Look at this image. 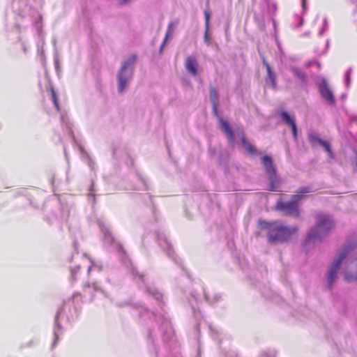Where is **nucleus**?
I'll return each instance as SVG.
<instances>
[{
    "label": "nucleus",
    "instance_id": "nucleus-1",
    "mask_svg": "<svg viewBox=\"0 0 357 357\" xmlns=\"http://www.w3.org/2000/svg\"><path fill=\"white\" fill-rule=\"evenodd\" d=\"M340 271L344 273L347 280L357 278V257L350 254L347 250H341L328 267L326 281L329 286L336 281Z\"/></svg>",
    "mask_w": 357,
    "mask_h": 357
},
{
    "label": "nucleus",
    "instance_id": "nucleus-2",
    "mask_svg": "<svg viewBox=\"0 0 357 357\" xmlns=\"http://www.w3.org/2000/svg\"><path fill=\"white\" fill-rule=\"evenodd\" d=\"M259 227L267 232L268 241L273 243H283L289 240L298 230L296 226H287L280 221H260Z\"/></svg>",
    "mask_w": 357,
    "mask_h": 357
},
{
    "label": "nucleus",
    "instance_id": "nucleus-3",
    "mask_svg": "<svg viewBox=\"0 0 357 357\" xmlns=\"http://www.w3.org/2000/svg\"><path fill=\"white\" fill-rule=\"evenodd\" d=\"M334 220L331 215H318L315 227L308 232L305 238V245L310 248L312 245L321 241L334 227Z\"/></svg>",
    "mask_w": 357,
    "mask_h": 357
},
{
    "label": "nucleus",
    "instance_id": "nucleus-4",
    "mask_svg": "<svg viewBox=\"0 0 357 357\" xmlns=\"http://www.w3.org/2000/svg\"><path fill=\"white\" fill-rule=\"evenodd\" d=\"M135 55H129L123 61L119 70L116 74L117 89L119 93H123L128 88L136 63Z\"/></svg>",
    "mask_w": 357,
    "mask_h": 357
},
{
    "label": "nucleus",
    "instance_id": "nucleus-5",
    "mask_svg": "<svg viewBox=\"0 0 357 357\" xmlns=\"http://www.w3.org/2000/svg\"><path fill=\"white\" fill-rule=\"evenodd\" d=\"M220 125L222 130L230 139H234L236 137V133L231 129L226 121L223 119L220 120ZM236 135H238V137L241 139L242 144L245 149L250 152H252L253 148L252 145L244 138L243 134L241 132H238L236 133Z\"/></svg>",
    "mask_w": 357,
    "mask_h": 357
},
{
    "label": "nucleus",
    "instance_id": "nucleus-6",
    "mask_svg": "<svg viewBox=\"0 0 357 357\" xmlns=\"http://www.w3.org/2000/svg\"><path fill=\"white\" fill-rule=\"evenodd\" d=\"M303 198L302 195H294V197L287 202H281L278 204V208L291 215L298 214L297 202Z\"/></svg>",
    "mask_w": 357,
    "mask_h": 357
},
{
    "label": "nucleus",
    "instance_id": "nucleus-7",
    "mask_svg": "<svg viewBox=\"0 0 357 357\" xmlns=\"http://www.w3.org/2000/svg\"><path fill=\"white\" fill-rule=\"evenodd\" d=\"M309 140L313 146H319L322 147L326 152H328L329 155H331V152L329 144L326 141H324L322 139H321L318 134H309Z\"/></svg>",
    "mask_w": 357,
    "mask_h": 357
},
{
    "label": "nucleus",
    "instance_id": "nucleus-8",
    "mask_svg": "<svg viewBox=\"0 0 357 357\" xmlns=\"http://www.w3.org/2000/svg\"><path fill=\"white\" fill-rule=\"evenodd\" d=\"M185 67L189 73L194 77L199 75L200 68L199 66L197 60L195 57H188L185 61Z\"/></svg>",
    "mask_w": 357,
    "mask_h": 357
},
{
    "label": "nucleus",
    "instance_id": "nucleus-9",
    "mask_svg": "<svg viewBox=\"0 0 357 357\" xmlns=\"http://www.w3.org/2000/svg\"><path fill=\"white\" fill-rule=\"evenodd\" d=\"M319 91L321 96L328 103H333L334 102V97L333 93L324 79H323L321 82L319 84Z\"/></svg>",
    "mask_w": 357,
    "mask_h": 357
},
{
    "label": "nucleus",
    "instance_id": "nucleus-10",
    "mask_svg": "<svg viewBox=\"0 0 357 357\" xmlns=\"http://www.w3.org/2000/svg\"><path fill=\"white\" fill-rule=\"evenodd\" d=\"M165 25L166 26H161L160 27V32L165 37L163 43L160 48V51H162V49L164 47L165 44L167 42L169 38H171L173 32L175 30V26H174V24H166Z\"/></svg>",
    "mask_w": 357,
    "mask_h": 357
},
{
    "label": "nucleus",
    "instance_id": "nucleus-11",
    "mask_svg": "<svg viewBox=\"0 0 357 357\" xmlns=\"http://www.w3.org/2000/svg\"><path fill=\"white\" fill-rule=\"evenodd\" d=\"M282 116V120L290 126L294 136L296 137V125L294 123V118L292 116H291L290 115H289L287 113H283Z\"/></svg>",
    "mask_w": 357,
    "mask_h": 357
},
{
    "label": "nucleus",
    "instance_id": "nucleus-12",
    "mask_svg": "<svg viewBox=\"0 0 357 357\" xmlns=\"http://www.w3.org/2000/svg\"><path fill=\"white\" fill-rule=\"evenodd\" d=\"M264 64L266 66V71H267V74H268V77L266 79V84L268 85L271 86V87L274 88L275 87V76H274L273 73H272L269 65L265 61H264Z\"/></svg>",
    "mask_w": 357,
    "mask_h": 357
},
{
    "label": "nucleus",
    "instance_id": "nucleus-13",
    "mask_svg": "<svg viewBox=\"0 0 357 357\" xmlns=\"http://www.w3.org/2000/svg\"><path fill=\"white\" fill-rule=\"evenodd\" d=\"M262 160H263V163L266 169V172L270 174H273L274 173V167L273 166L271 159L268 156H264Z\"/></svg>",
    "mask_w": 357,
    "mask_h": 357
},
{
    "label": "nucleus",
    "instance_id": "nucleus-14",
    "mask_svg": "<svg viewBox=\"0 0 357 357\" xmlns=\"http://www.w3.org/2000/svg\"><path fill=\"white\" fill-rule=\"evenodd\" d=\"M204 38H205V41L206 43H208V38H209V24H206Z\"/></svg>",
    "mask_w": 357,
    "mask_h": 357
},
{
    "label": "nucleus",
    "instance_id": "nucleus-15",
    "mask_svg": "<svg viewBox=\"0 0 357 357\" xmlns=\"http://www.w3.org/2000/svg\"><path fill=\"white\" fill-rule=\"evenodd\" d=\"M52 99H53L54 104L55 107L58 109L57 100H56V96H55V93H54V92L53 91H52Z\"/></svg>",
    "mask_w": 357,
    "mask_h": 357
},
{
    "label": "nucleus",
    "instance_id": "nucleus-16",
    "mask_svg": "<svg viewBox=\"0 0 357 357\" xmlns=\"http://www.w3.org/2000/svg\"><path fill=\"white\" fill-rule=\"evenodd\" d=\"M217 98V93L215 90L211 91V98L213 100V101L215 100V99Z\"/></svg>",
    "mask_w": 357,
    "mask_h": 357
},
{
    "label": "nucleus",
    "instance_id": "nucleus-17",
    "mask_svg": "<svg viewBox=\"0 0 357 357\" xmlns=\"http://www.w3.org/2000/svg\"><path fill=\"white\" fill-rule=\"evenodd\" d=\"M132 0H119V3L121 4H126L131 1Z\"/></svg>",
    "mask_w": 357,
    "mask_h": 357
},
{
    "label": "nucleus",
    "instance_id": "nucleus-18",
    "mask_svg": "<svg viewBox=\"0 0 357 357\" xmlns=\"http://www.w3.org/2000/svg\"><path fill=\"white\" fill-rule=\"evenodd\" d=\"M306 0H302V6L303 9H305Z\"/></svg>",
    "mask_w": 357,
    "mask_h": 357
},
{
    "label": "nucleus",
    "instance_id": "nucleus-19",
    "mask_svg": "<svg viewBox=\"0 0 357 357\" xmlns=\"http://www.w3.org/2000/svg\"><path fill=\"white\" fill-rule=\"evenodd\" d=\"M301 192V193H307V192H309V190H307V188H304L303 190H302V191Z\"/></svg>",
    "mask_w": 357,
    "mask_h": 357
},
{
    "label": "nucleus",
    "instance_id": "nucleus-20",
    "mask_svg": "<svg viewBox=\"0 0 357 357\" xmlns=\"http://www.w3.org/2000/svg\"><path fill=\"white\" fill-rule=\"evenodd\" d=\"M295 73L298 75V76H301V74L298 72V71H295Z\"/></svg>",
    "mask_w": 357,
    "mask_h": 357
},
{
    "label": "nucleus",
    "instance_id": "nucleus-21",
    "mask_svg": "<svg viewBox=\"0 0 357 357\" xmlns=\"http://www.w3.org/2000/svg\"><path fill=\"white\" fill-rule=\"evenodd\" d=\"M105 236L106 238H110V234H105Z\"/></svg>",
    "mask_w": 357,
    "mask_h": 357
},
{
    "label": "nucleus",
    "instance_id": "nucleus-22",
    "mask_svg": "<svg viewBox=\"0 0 357 357\" xmlns=\"http://www.w3.org/2000/svg\"><path fill=\"white\" fill-rule=\"evenodd\" d=\"M206 22H208V20H209V18H208V16L207 15V14H206Z\"/></svg>",
    "mask_w": 357,
    "mask_h": 357
},
{
    "label": "nucleus",
    "instance_id": "nucleus-23",
    "mask_svg": "<svg viewBox=\"0 0 357 357\" xmlns=\"http://www.w3.org/2000/svg\"><path fill=\"white\" fill-rule=\"evenodd\" d=\"M272 4H273V7L274 8V9L276 8L275 4L274 3H272Z\"/></svg>",
    "mask_w": 357,
    "mask_h": 357
}]
</instances>
